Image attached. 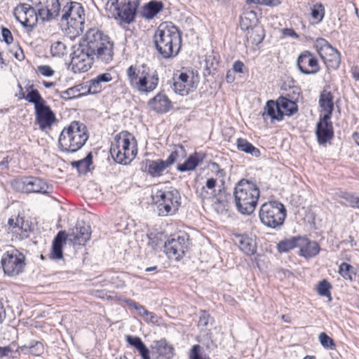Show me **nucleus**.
Instances as JSON below:
<instances>
[{
  "instance_id": "f257e3e1",
  "label": "nucleus",
  "mask_w": 359,
  "mask_h": 359,
  "mask_svg": "<svg viewBox=\"0 0 359 359\" xmlns=\"http://www.w3.org/2000/svg\"><path fill=\"white\" fill-rule=\"evenodd\" d=\"M114 55V42L97 28L89 29L83 43L73 46L70 65L74 72H85L95 60L109 64Z\"/></svg>"
},
{
  "instance_id": "f03ea898",
  "label": "nucleus",
  "mask_w": 359,
  "mask_h": 359,
  "mask_svg": "<svg viewBox=\"0 0 359 359\" xmlns=\"http://www.w3.org/2000/svg\"><path fill=\"white\" fill-rule=\"evenodd\" d=\"M154 43L156 50L164 59L173 57L181 48V32L172 22H164L156 30Z\"/></svg>"
},
{
  "instance_id": "7ed1b4c3",
  "label": "nucleus",
  "mask_w": 359,
  "mask_h": 359,
  "mask_svg": "<svg viewBox=\"0 0 359 359\" xmlns=\"http://www.w3.org/2000/svg\"><path fill=\"white\" fill-rule=\"evenodd\" d=\"M259 196L260 191L257 185L247 179L241 180L233 189L236 209L243 215H249L255 211Z\"/></svg>"
},
{
  "instance_id": "20e7f679",
  "label": "nucleus",
  "mask_w": 359,
  "mask_h": 359,
  "mask_svg": "<svg viewBox=\"0 0 359 359\" xmlns=\"http://www.w3.org/2000/svg\"><path fill=\"white\" fill-rule=\"evenodd\" d=\"M88 139L87 128L84 123L74 121L62 130L58 147L65 153H74L81 149Z\"/></svg>"
},
{
  "instance_id": "39448f33",
  "label": "nucleus",
  "mask_w": 359,
  "mask_h": 359,
  "mask_svg": "<svg viewBox=\"0 0 359 359\" xmlns=\"http://www.w3.org/2000/svg\"><path fill=\"white\" fill-rule=\"evenodd\" d=\"M126 76L130 86L140 92H152L158 84L157 71L146 64L130 65L126 70Z\"/></svg>"
},
{
  "instance_id": "423d86ee",
  "label": "nucleus",
  "mask_w": 359,
  "mask_h": 359,
  "mask_svg": "<svg viewBox=\"0 0 359 359\" xmlns=\"http://www.w3.org/2000/svg\"><path fill=\"white\" fill-rule=\"evenodd\" d=\"M137 152L134 136L127 131L117 135L111 143L110 154L114 161L120 164L127 165L134 159Z\"/></svg>"
},
{
  "instance_id": "0eeeda50",
  "label": "nucleus",
  "mask_w": 359,
  "mask_h": 359,
  "mask_svg": "<svg viewBox=\"0 0 359 359\" xmlns=\"http://www.w3.org/2000/svg\"><path fill=\"white\" fill-rule=\"evenodd\" d=\"M61 21L65 22L68 29H72L73 34L78 36L84 30L85 11L80 3L70 1L60 10Z\"/></svg>"
},
{
  "instance_id": "6e6552de",
  "label": "nucleus",
  "mask_w": 359,
  "mask_h": 359,
  "mask_svg": "<svg viewBox=\"0 0 359 359\" xmlns=\"http://www.w3.org/2000/svg\"><path fill=\"white\" fill-rule=\"evenodd\" d=\"M259 216L263 224L276 229L283 225L286 217V209L280 202L270 201L261 206Z\"/></svg>"
},
{
  "instance_id": "1a4fd4ad",
  "label": "nucleus",
  "mask_w": 359,
  "mask_h": 359,
  "mask_svg": "<svg viewBox=\"0 0 359 359\" xmlns=\"http://www.w3.org/2000/svg\"><path fill=\"white\" fill-rule=\"evenodd\" d=\"M180 198L177 189L171 191L160 189L152 195V201L156 205L160 216L174 215L180 205Z\"/></svg>"
},
{
  "instance_id": "9d476101",
  "label": "nucleus",
  "mask_w": 359,
  "mask_h": 359,
  "mask_svg": "<svg viewBox=\"0 0 359 359\" xmlns=\"http://www.w3.org/2000/svg\"><path fill=\"white\" fill-rule=\"evenodd\" d=\"M1 262L5 274L15 276L23 271L25 257L18 250L11 249L4 254Z\"/></svg>"
},
{
  "instance_id": "9b49d317",
  "label": "nucleus",
  "mask_w": 359,
  "mask_h": 359,
  "mask_svg": "<svg viewBox=\"0 0 359 359\" xmlns=\"http://www.w3.org/2000/svg\"><path fill=\"white\" fill-rule=\"evenodd\" d=\"M12 184L15 189L25 193L48 194L50 189L42 179L32 176L15 180Z\"/></svg>"
},
{
  "instance_id": "f8f14e48",
  "label": "nucleus",
  "mask_w": 359,
  "mask_h": 359,
  "mask_svg": "<svg viewBox=\"0 0 359 359\" xmlns=\"http://www.w3.org/2000/svg\"><path fill=\"white\" fill-rule=\"evenodd\" d=\"M38 11L41 21H50L59 16L61 10L60 0H32Z\"/></svg>"
},
{
  "instance_id": "ddd939ff",
  "label": "nucleus",
  "mask_w": 359,
  "mask_h": 359,
  "mask_svg": "<svg viewBox=\"0 0 359 359\" xmlns=\"http://www.w3.org/2000/svg\"><path fill=\"white\" fill-rule=\"evenodd\" d=\"M14 15L24 27L32 28L40 17L34 5L20 3L14 10Z\"/></svg>"
},
{
  "instance_id": "4468645a",
  "label": "nucleus",
  "mask_w": 359,
  "mask_h": 359,
  "mask_svg": "<svg viewBox=\"0 0 359 359\" xmlns=\"http://www.w3.org/2000/svg\"><path fill=\"white\" fill-rule=\"evenodd\" d=\"M188 236L185 233L178 235L164 242V252L169 259L179 260L187 249Z\"/></svg>"
},
{
  "instance_id": "2eb2a0df",
  "label": "nucleus",
  "mask_w": 359,
  "mask_h": 359,
  "mask_svg": "<svg viewBox=\"0 0 359 359\" xmlns=\"http://www.w3.org/2000/svg\"><path fill=\"white\" fill-rule=\"evenodd\" d=\"M299 70L304 74H316L320 69L317 58L309 50H304L299 55L297 60Z\"/></svg>"
},
{
  "instance_id": "dca6fc26",
  "label": "nucleus",
  "mask_w": 359,
  "mask_h": 359,
  "mask_svg": "<svg viewBox=\"0 0 359 359\" xmlns=\"http://www.w3.org/2000/svg\"><path fill=\"white\" fill-rule=\"evenodd\" d=\"M91 233V227L88 223L83 220L79 221L72 232L67 234L68 241L72 242L74 245H83L90 240Z\"/></svg>"
},
{
  "instance_id": "f3484780",
  "label": "nucleus",
  "mask_w": 359,
  "mask_h": 359,
  "mask_svg": "<svg viewBox=\"0 0 359 359\" xmlns=\"http://www.w3.org/2000/svg\"><path fill=\"white\" fill-rule=\"evenodd\" d=\"M36 123L42 131L50 130L53 124L57 121L55 113L45 104L35 109Z\"/></svg>"
},
{
  "instance_id": "a211bd4d",
  "label": "nucleus",
  "mask_w": 359,
  "mask_h": 359,
  "mask_svg": "<svg viewBox=\"0 0 359 359\" xmlns=\"http://www.w3.org/2000/svg\"><path fill=\"white\" fill-rule=\"evenodd\" d=\"M332 117L320 116L316 125V135L319 144H325L334 137Z\"/></svg>"
},
{
  "instance_id": "6ab92c4d",
  "label": "nucleus",
  "mask_w": 359,
  "mask_h": 359,
  "mask_svg": "<svg viewBox=\"0 0 359 359\" xmlns=\"http://www.w3.org/2000/svg\"><path fill=\"white\" fill-rule=\"evenodd\" d=\"M116 7V8H111L110 11L121 23L130 24L134 20L135 11L133 8L130 1L126 3L125 0L121 1L120 4Z\"/></svg>"
},
{
  "instance_id": "aec40b11",
  "label": "nucleus",
  "mask_w": 359,
  "mask_h": 359,
  "mask_svg": "<svg viewBox=\"0 0 359 359\" xmlns=\"http://www.w3.org/2000/svg\"><path fill=\"white\" fill-rule=\"evenodd\" d=\"M298 248H299V255L306 259L316 256L320 251L318 243L309 240L306 236H300Z\"/></svg>"
},
{
  "instance_id": "412c9836",
  "label": "nucleus",
  "mask_w": 359,
  "mask_h": 359,
  "mask_svg": "<svg viewBox=\"0 0 359 359\" xmlns=\"http://www.w3.org/2000/svg\"><path fill=\"white\" fill-rule=\"evenodd\" d=\"M149 105L154 111L163 114L170 110L172 107V102L165 94L158 93L149 100Z\"/></svg>"
},
{
  "instance_id": "4be33fe9",
  "label": "nucleus",
  "mask_w": 359,
  "mask_h": 359,
  "mask_svg": "<svg viewBox=\"0 0 359 359\" xmlns=\"http://www.w3.org/2000/svg\"><path fill=\"white\" fill-rule=\"evenodd\" d=\"M285 113L279 108L277 100H269L264 107L262 117L266 119L270 117L271 121H282L284 118Z\"/></svg>"
},
{
  "instance_id": "5701e85b",
  "label": "nucleus",
  "mask_w": 359,
  "mask_h": 359,
  "mask_svg": "<svg viewBox=\"0 0 359 359\" xmlns=\"http://www.w3.org/2000/svg\"><path fill=\"white\" fill-rule=\"evenodd\" d=\"M319 107L325 111L323 116L332 117L334 111V96L330 91L323 90L320 95Z\"/></svg>"
},
{
  "instance_id": "b1692460",
  "label": "nucleus",
  "mask_w": 359,
  "mask_h": 359,
  "mask_svg": "<svg viewBox=\"0 0 359 359\" xmlns=\"http://www.w3.org/2000/svg\"><path fill=\"white\" fill-rule=\"evenodd\" d=\"M151 350L154 353L162 357V359H172L175 355L173 347L165 339L154 341Z\"/></svg>"
},
{
  "instance_id": "393cba45",
  "label": "nucleus",
  "mask_w": 359,
  "mask_h": 359,
  "mask_svg": "<svg viewBox=\"0 0 359 359\" xmlns=\"http://www.w3.org/2000/svg\"><path fill=\"white\" fill-rule=\"evenodd\" d=\"M68 241V235L65 231H60L54 238L52 245L51 255L53 259H60L63 257L62 248Z\"/></svg>"
},
{
  "instance_id": "a878e982",
  "label": "nucleus",
  "mask_w": 359,
  "mask_h": 359,
  "mask_svg": "<svg viewBox=\"0 0 359 359\" xmlns=\"http://www.w3.org/2000/svg\"><path fill=\"white\" fill-rule=\"evenodd\" d=\"M205 157V155L203 153L195 152L191 154L183 163H179L177 169L180 172L194 170Z\"/></svg>"
},
{
  "instance_id": "bb28decb",
  "label": "nucleus",
  "mask_w": 359,
  "mask_h": 359,
  "mask_svg": "<svg viewBox=\"0 0 359 359\" xmlns=\"http://www.w3.org/2000/svg\"><path fill=\"white\" fill-rule=\"evenodd\" d=\"M168 165L165 161L158 159L157 161L146 160L145 170L152 177H158L167 168Z\"/></svg>"
},
{
  "instance_id": "cd10ccee",
  "label": "nucleus",
  "mask_w": 359,
  "mask_h": 359,
  "mask_svg": "<svg viewBox=\"0 0 359 359\" xmlns=\"http://www.w3.org/2000/svg\"><path fill=\"white\" fill-rule=\"evenodd\" d=\"M238 247L247 255H252L257 251V245L255 240L246 235L238 236Z\"/></svg>"
},
{
  "instance_id": "c85d7f7f",
  "label": "nucleus",
  "mask_w": 359,
  "mask_h": 359,
  "mask_svg": "<svg viewBox=\"0 0 359 359\" xmlns=\"http://www.w3.org/2000/svg\"><path fill=\"white\" fill-rule=\"evenodd\" d=\"M315 47L322 59L327 58V56L330 55L337 49L325 39L318 38L315 41Z\"/></svg>"
},
{
  "instance_id": "c756f323",
  "label": "nucleus",
  "mask_w": 359,
  "mask_h": 359,
  "mask_svg": "<svg viewBox=\"0 0 359 359\" xmlns=\"http://www.w3.org/2000/svg\"><path fill=\"white\" fill-rule=\"evenodd\" d=\"M236 147L239 151L250 154L255 157H259L261 154L259 149L253 146L246 139L238 138L236 140Z\"/></svg>"
},
{
  "instance_id": "7c9ffc66",
  "label": "nucleus",
  "mask_w": 359,
  "mask_h": 359,
  "mask_svg": "<svg viewBox=\"0 0 359 359\" xmlns=\"http://www.w3.org/2000/svg\"><path fill=\"white\" fill-rule=\"evenodd\" d=\"M300 236H292L290 238L280 241L277 244V250L279 253L288 252L291 250L298 248Z\"/></svg>"
},
{
  "instance_id": "2f4dec72",
  "label": "nucleus",
  "mask_w": 359,
  "mask_h": 359,
  "mask_svg": "<svg viewBox=\"0 0 359 359\" xmlns=\"http://www.w3.org/2000/svg\"><path fill=\"white\" fill-rule=\"evenodd\" d=\"M247 41L252 44L257 45L260 43L264 38V29L258 26H255L252 28L245 30Z\"/></svg>"
},
{
  "instance_id": "473e14b6",
  "label": "nucleus",
  "mask_w": 359,
  "mask_h": 359,
  "mask_svg": "<svg viewBox=\"0 0 359 359\" xmlns=\"http://www.w3.org/2000/svg\"><path fill=\"white\" fill-rule=\"evenodd\" d=\"M187 156V151L184 146L181 144L175 145L174 150L165 160L168 166L172 165L175 162H180Z\"/></svg>"
},
{
  "instance_id": "72a5a7b5",
  "label": "nucleus",
  "mask_w": 359,
  "mask_h": 359,
  "mask_svg": "<svg viewBox=\"0 0 359 359\" xmlns=\"http://www.w3.org/2000/svg\"><path fill=\"white\" fill-rule=\"evenodd\" d=\"M21 98H25L29 103L34 104V110L46 104V101L41 97L36 89H32L27 93L26 96H25V93L22 92Z\"/></svg>"
},
{
  "instance_id": "f704fd0d",
  "label": "nucleus",
  "mask_w": 359,
  "mask_h": 359,
  "mask_svg": "<svg viewBox=\"0 0 359 359\" xmlns=\"http://www.w3.org/2000/svg\"><path fill=\"white\" fill-rule=\"evenodd\" d=\"M163 7V5L161 1L152 0L145 6L144 15L147 19H152L162 11Z\"/></svg>"
},
{
  "instance_id": "c9c22d12",
  "label": "nucleus",
  "mask_w": 359,
  "mask_h": 359,
  "mask_svg": "<svg viewBox=\"0 0 359 359\" xmlns=\"http://www.w3.org/2000/svg\"><path fill=\"white\" fill-rule=\"evenodd\" d=\"M256 22V13L253 11H247L241 17L240 26L241 29L245 31L255 27Z\"/></svg>"
},
{
  "instance_id": "e433bc0d",
  "label": "nucleus",
  "mask_w": 359,
  "mask_h": 359,
  "mask_svg": "<svg viewBox=\"0 0 359 359\" xmlns=\"http://www.w3.org/2000/svg\"><path fill=\"white\" fill-rule=\"evenodd\" d=\"M279 108L284 110L285 115L290 116L294 114L297 111V104L284 97H280L277 100Z\"/></svg>"
},
{
  "instance_id": "4c0bfd02",
  "label": "nucleus",
  "mask_w": 359,
  "mask_h": 359,
  "mask_svg": "<svg viewBox=\"0 0 359 359\" xmlns=\"http://www.w3.org/2000/svg\"><path fill=\"white\" fill-rule=\"evenodd\" d=\"M217 184V179H215L213 177H210L207 180L205 185L202 187L200 196L202 198H210L211 197L215 198V188Z\"/></svg>"
},
{
  "instance_id": "58836bf2",
  "label": "nucleus",
  "mask_w": 359,
  "mask_h": 359,
  "mask_svg": "<svg viewBox=\"0 0 359 359\" xmlns=\"http://www.w3.org/2000/svg\"><path fill=\"white\" fill-rule=\"evenodd\" d=\"M112 80V76L110 73L106 72L99 74L95 79L91 80L89 90H93L95 93L100 88V84L101 83H107Z\"/></svg>"
},
{
  "instance_id": "ea45409f",
  "label": "nucleus",
  "mask_w": 359,
  "mask_h": 359,
  "mask_svg": "<svg viewBox=\"0 0 359 359\" xmlns=\"http://www.w3.org/2000/svg\"><path fill=\"white\" fill-rule=\"evenodd\" d=\"M22 351L27 349L29 350V353L34 355H40L43 353V345L41 341H33L27 345L20 346Z\"/></svg>"
},
{
  "instance_id": "a19ab883",
  "label": "nucleus",
  "mask_w": 359,
  "mask_h": 359,
  "mask_svg": "<svg viewBox=\"0 0 359 359\" xmlns=\"http://www.w3.org/2000/svg\"><path fill=\"white\" fill-rule=\"evenodd\" d=\"M161 236L155 233H149L147 234V245L151 250H157L164 245V243L161 240Z\"/></svg>"
},
{
  "instance_id": "79ce46f5",
  "label": "nucleus",
  "mask_w": 359,
  "mask_h": 359,
  "mask_svg": "<svg viewBox=\"0 0 359 359\" xmlns=\"http://www.w3.org/2000/svg\"><path fill=\"white\" fill-rule=\"evenodd\" d=\"M327 58L323 59L324 62L332 69H337L340 65V54L337 50L327 56Z\"/></svg>"
},
{
  "instance_id": "37998d69",
  "label": "nucleus",
  "mask_w": 359,
  "mask_h": 359,
  "mask_svg": "<svg viewBox=\"0 0 359 359\" xmlns=\"http://www.w3.org/2000/svg\"><path fill=\"white\" fill-rule=\"evenodd\" d=\"M50 52L53 56L62 57L67 54V46L62 41L54 42L50 47Z\"/></svg>"
},
{
  "instance_id": "c03bdc74",
  "label": "nucleus",
  "mask_w": 359,
  "mask_h": 359,
  "mask_svg": "<svg viewBox=\"0 0 359 359\" xmlns=\"http://www.w3.org/2000/svg\"><path fill=\"white\" fill-rule=\"evenodd\" d=\"M171 88L175 93L182 96L188 95L191 90L188 84L182 83L177 80L174 81Z\"/></svg>"
},
{
  "instance_id": "a18cd8bd",
  "label": "nucleus",
  "mask_w": 359,
  "mask_h": 359,
  "mask_svg": "<svg viewBox=\"0 0 359 359\" xmlns=\"http://www.w3.org/2000/svg\"><path fill=\"white\" fill-rule=\"evenodd\" d=\"M332 288L331 284L326 280H323L319 282L317 290L318 293L322 297H329L331 299L330 289Z\"/></svg>"
},
{
  "instance_id": "49530a36",
  "label": "nucleus",
  "mask_w": 359,
  "mask_h": 359,
  "mask_svg": "<svg viewBox=\"0 0 359 359\" xmlns=\"http://www.w3.org/2000/svg\"><path fill=\"white\" fill-rule=\"evenodd\" d=\"M318 339L320 344L326 349L335 350L336 344L334 340L330 337L325 332H321Z\"/></svg>"
},
{
  "instance_id": "de8ad7c7",
  "label": "nucleus",
  "mask_w": 359,
  "mask_h": 359,
  "mask_svg": "<svg viewBox=\"0 0 359 359\" xmlns=\"http://www.w3.org/2000/svg\"><path fill=\"white\" fill-rule=\"evenodd\" d=\"M311 16L314 20L320 22L325 15V8L323 4H316L311 8Z\"/></svg>"
},
{
  "instance_id": "09e8293b",
  "label": "nucleus",
  "mask_w": 359,
  "mask_h": 359,
  "mask_svg": "<svg viewBox=\"0 0 359 359\" xmlns=\"http://www.w3.org/2000/svg\"><path fill=\"white\" fill-rule=\"evenodd\" d=\"M81 95L79 89L77 87L69 88L60 93V97L63 100H71Z\"/></svg>"
},
{
  "instance_id": "8fccbe9b",
  "label": "nucleus",
  "mask_w": 359,
  "mask_h": 359,
  "mask_svg": "<svg viewBox=\"0 0 359 359\" xmlns=\"http://www.w3.org/2000/svg\"><path fill=\"white\" fill-rule=\"evenodd\" d=\"M93 163V155L92 153L90 152L87 154L86 157L81 161H74L72 165L73 167L77 168L79 170L81 166H84V170H86L89 168V166Z\"/></svg>"
},
{
  "instance_id": "3c124183",
  "label": "nucleus",
  "mask_w": 359,
  "mask_h": 359,
  "mask_svg": "<svg viewBox=\"0 0 359 359\" xmlns=\"http://www.w3.org/2000/svg\"><path fill=\"white\" fill-rule=\"evenodd\" d=\"M213 209L219 214L226 212L228 210V203L218 198H215V201L212 203Z\"/></svg>"
},
{
  "instance_id": "603ef678",
  "label": "nucleus",
  "mask_w": 359,
  "mask_h": 359,
  "mask_svg": "<svg viewBox=\"0 0 359 359\" xmlns=\"http://www.w3.org/2000/svg\"><path fill=\"white\" fill-rule=\"evenodd\" d=\"M211 166L213 170H215V179H217V182L219 181L222 184V185H224L225 183V176H226V172L224 169L220 168L219 165L217 163H212Z\"/></svg>"
},
{
  "instance_id": "864d4df0",
  "label": "nucleus",
  "mask_w": 359,
  "mask_h": 359,
  "mask_svg": "<svg viewBox=\"0 0 359 359\" xmlns=\"http://www.w3.org/2000/svg\"><path fill=\"white\" fill-rule=\"evenodd\" d=\"M212 321V318L208 311L205 310H201L199 313V320L198 323V326L199 327H205L208 326L209 323Z\"/></svg>"
},
{
  "instance_id": "5fc2aeb1",
  "label": "nucleus",
  "mask_w": 359,
  "mask_h": 359,
  "mask_svg": "<svg viewBox=\"0 0 359 359\" xmlns=\"http://www.w3.org/2000/svg\"><path fill=\"white\" fill-rule=\"evenodd\" d=\"M341 197L344 198L352 208H359V196L345 193L341 196Z\"/></svg>"
},
{
  "instance_id": "6e6d98bb",
  "label": "nucleus",
  "mask_w": 359,
  "mask_h": 359,
  "mask_svg": "<svg viewBox=\"0 0 359 359\" xmlns=\"http://www.w3.org/2000/svg\"><path fill=\"white\" fill-rule=\"evenodd\" d=\"M200 352L201 346L198 344L194 345L190 350L189 359H210L208 355H205L203 356Z\"/></svg>"
},
{
  "instance_id": "4d7b16f0",
  "label": "nucleus",
  "mask_w": 359,
  "mask_h": 359,
  "mask_svg": "<svg viewBox=\"0 0 359 359\" xmlns=\"http://www.w3.org/2000/svg\"><path fill=\"white\" fill-rule=\"evenodd\" d=\"M353 269V266L347 263H342L339 266V273L346 279H352L351 275V270Z\"/></svg>"
},
{
  "instance_id": "13d9d810",
  "label": "nucleus",
  "mask_w": 359,
  "mask_h": 359,
  "mask_svg": "<svg viewBox=\"0 0 359 359\" xmlns=\"http://www.w3.org/2000/svg\"><path fill=\"white\" fill-rule=\"evenodd\" d=\"M126 341L131 346L135 347L137 350L144 344L142 339L138 337L127 335Z\"/></svg>"
},
{
  "instance_id": "bf43d9fd",
  "label": "nucleus",
  "mask_w": 359,
  "mask_h": 359,
  "mask_svg": "<svg viewBox=\"0 0 359 359\" xmlns=\"http://www.w3.org/2000/svg\"><path fill=\"white\" fill-rule=\"evenodd\" d=\"M38 72L44 76L50 77L54 74V70L48 65H40L37 68Z\"/></svg>"
},
{
  "instance_id": "052dcab7",
  "label": "nucleus",
  "mask_w": 359,
  "mask_h": 359,
  "mask_svg": "<svg viewBox=\"0 0 359 359\" xmlns=\"http://www.w3.org/2000/svg\"><path fill=\"white\" fill-rule=\"evenodd\" d=\"M1 35L4 41L7 44H11L13 41V37L11 34V32L8 28L2 27Z\"/></svg>"
},
{
  "instance_id": "680f3d73",
  "label": "nucleus",
  "mask_w": 359,
  "mask_h": 359,
  "mask_svg": "<svg viewBox=\"0 0 359 359\" xmlns=\"http://www.w3.org/2000/svg\"><path fill=\"white\" fill-rule=\"evenodd\" d=\"M274 0H246L245 2L247 4H260L265 6H275L276 4L273 3Z\"/></svg>"
},
{
  "instance_id": "e2e57ef3",
  "label": "nucleus",
  "mask_w": 359,
  "mask_h": 359,
  "mask_svg": "<svg viewBox=\"0 0 359 359\" xmlns=\"http://www.w3.org/2000/svg\"><path fill=\"white\" fill-rule=\"evenodd\" d=\"M144 320L147 322L152 323H157L158 322V317L153 312L147 311L146 315L143 316Z\"/></svg>"
},
{
  "instance_id": "0e129e2a",
  "label": "nucleus",
  "mask_w": 359,
  "mask_h": 359,
  "mask_svg": "<svg viewBox=\"0 0 359 359\" xmlns=\"http://www.w3.org/2000/svg\"><path fill=\"white\" fill-rule=\"evenodd\" d=\"M142 359H150L149 351L148 348L144 344L142 347L137 349Z\"/></svg>"
},
{
  "instance_id": "69168bd1",
  "label": "nucleus",
  "mask_w": 359,
  "mask_h": 359,
  "mask_svg": "<svg viewBox=\"0 0 359 359\" xmlns=\"http://www.w3.org/2000/svg\"><path fill=\"white\" fill-rule=\"evenodd\" d=\"M13 351L10 346H0V358L7 356L10 353Z\"/></svg>"
},
{
  "instance_id": "338daca9",
  "label": "nucleus",
  "mask_w": 359,
  "mask_h": 359,
  "mask_svg": "<svg viewBox=\"0 0 359 359\" xmlns=\"http://www.w3.org/2000/svg\"><path fill=\"white\" fill-rule=\"evenodd\" d=\"M243 67H244L243 62H242L240 60H237L234 62L233 68L235 72H238V73H243Z\"/></svg>"
},
{
  "instance_id": "774afa93",
  "label": "nucleus",
  "mask_w": 359,
  "mask_h": 359,
  "mask_svg": "<svg viewBox=\"0 0 359 359\" xmlns=\"http://www.w3.org/2000/svg\"><path fill=\"white\" fill-rule=\"evenodd\" d=\"M15 48H17V50L14 53L15 57L20 61L24 60L25 55L22 49L18 46H17Z\"/></svg>"
}]
</instances>
